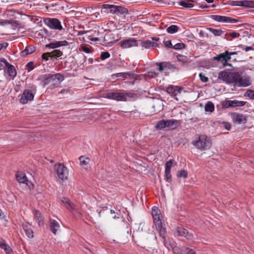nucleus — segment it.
Returning <instances> with one entry per match:
<instances>
[{
  "label": "nucleus",
  "instance_id": "obj_23",
  "mask_svg": "<svg viewBox=\"0 0 254 254\" xmlns=\"http://www.w3.org/2000/svg\"><path fill=\"white\" fill-rule=\"evenodd\" d=\"M16 180L19 183L27 184V179L24 173L22 171H18L16 174Z\"/></svg>",
  "mask_w": 254,
  "mask_h": 254
},
{
  "label": "nucleus",
  "instance_id": "obj_9",
  "mask_svg": "<svg viewBox=\"0 0 254 254\" xmlns=\"http://www.w3.org/2000/svg\"><path fill=\"white\" fill-rule=\"evenodd\" d=\"M175 235L178 236H182L190 241H192L195 238V233L192 232H189L187 230L182 227H178L175 231Z\"/></svg>",
  "mask_w": 254,
  "mask_h": 254
},
{
  "label": "nucleus",
  "instance_id": "obj_43",
  "mask_svg": "<svg viewBox=\"0 0 254 254\" xmlns=\"http://www.w3.org/2000/svg\"><path fill=\"white\" fill-rule=\"evenodd\" d=\"M185 45L183 43H179L175 44L173 48L175 50H181L184 48Z\"/></svg>",
  "mask_w": 254,
  "mask_h": 254
},
{
  "label": "nucleus",
  "instance_id": "obj_38",
  "mask_svg": "<svg viewBox=\"0 0 254 254\" xmlns=\"http://www.w3.org/2000/svg\"><path fill=\"white\" fill-rule=\"evenodd\" d=\"M182 251L185 254H196L194 250L187 247H182Z\"/></svg>",
  "mask_w": 254,
  "mask_h": 254
},
{
  "label": "nucleus",
  "instance_id": "obj_24",
  "mask_svg": "<svg viewBox=\"0 0 254 254\" xmlns=\"http://www.w3.org/2000/svg\"><path fill=\"white\" fill-rule=\"evenodd\" d=\"M23 229L27 235V236L29 238H32L33 237V230L31 228V226L28 224L25 223L22 225Z\"/></svg>",
  "mask_w": 254,
  "mask_h": 254
},
{
  "label": "nucleus",
  "instance_id": "obj_13",
  "mask_svg": "<svg viewBox=\"0 0 254 254\" xmlns=\"http://www.w3.org/2000/svg\"><path fill=\"white\" fill-rule=\"evenodd\" d=\"M231 117L233 123L236 124H244L247 121L246 116L236 112L232 113Z\"/></svg>",
  "mask_w": 254,
  "mask_h": 254
},
{
  "label": "nucleus",
  "instance_id": "obj_18",
  "mask_svg": "<svg viewBox=\"0 0 254 254\" xmlns=\"http://www.w3.org/2000/svg\"><path fill=\"white\" fill-rule=\"evenodd\" d=\"M141 46L145 49H150L151 48H156L159 46V44L154 42L152 40H147L141 42Z\"/></svg>",
  "mask_w": 254,
  "mask_h": 254
},
{
  "label": "nucleus",
  "instance_id": "obj_21",
  "mask_svg": "<svg viewBox=\"0 0 254 254\" xmlns=\"http://www.w3.org/2000/svg\"><path fill=\"white\" fill-rule=\"evenodd\" d=\"M235 5L244 6L246 7H254V1L245 0L235 1Z\"/></svg>",
  "mask_w": 254,
  "mask_h": 254
},
{
  "label": "nucleus",
  "instance_id": "obj_33",
  "mask_svg": "<svg viewBox=\"0 0 254 254\" xmlns=\"http://www.w3.org/2000/svg\"><path fill=\"white\" fill-rule=\"evenodd\" d=\"M131 73L130 72H120L112 75V77H122L123 79L126 78L127 76H131Z\"/></svg>",
  "mask_w": 254,
  "mask_h": 254
},
{
  "label": "nucleus",
  "instance_id": "obj_15",
  "mask_svg": "<svg viewBox=\"0 0 254 254\" xmlns=\"http://www.w3.org/2000/svg\"><path fill=\"white\" fill-rule=\"evenodd\" d=\"M174 162V160H170L165 163V177L166 181L171 182L172 181V176L171 174V169Z\"/></svg>",
  "mask_w": 254,
  "mask_h": 254
},
{
  "label": "nucleus",
  "instance_id": "obj_20",
  "mask_svg": "<svg viewBox=\"0 0 254 254\" xmlns=\"http://www.w3.org/2000/svg\"><path fill=\"white\" fill-rule=\"evenodd\" d=\"M182 88L177 86L169 85L167 87V92L172 95L177 96L181 92Z\"/></svg>",
  "mask_w": 254,
  "mask_h": 254
},
{
  "label": "nucleus",
  "instance_id": "obj_14",
  "mask_svg": "<svg viewBox=\"0 0 254 254\" xmlns=\"http://www.w3.org/2000/svg\"><path fill=\"white\" fill-rule=\"evenodd\" d=\"M46 24L51 28L61 30L63 29L60 21L56 18H48L46 20Z\"/></svg>",
  "mask_w": 254,
  "mask_h": 254
},
{
  "label": "nucleus",
  "instance_id": "obj_58",
  "mask_svg": "<svg viewBox=\"0 0 254 254\" xmlns=\"http://www.w3.org/2000/svg\"><path fill=\"white\" fill-rule=\"evenodd\" d=\"M243 50L246 52H248L249 51L254 50V49L251 46H246L245 48H243Z\"/></svg>",
  "mask_w": 254,
  "mask_h": 254
},
{
  "label": "nucleus",
  "instance_id": "obj_4",
  "mask_svg": "<svg viewBox=\"0 0 254 254\" xmlns=\"http://www.w3.org/2000/svg\"><path fill=\"white\" fill-rule=\"evenodd\" d=\"M192 144L197 149L204 151L211 146V141L209 137L205 135H200L195 137Z\"/></svg>",
  "mask_w": 254,
  "mask_h": 254
},
{
  "label": "nucleus",
  "instance_id": "obj_64",
  "mask_svg": "<svg viewBox=\"0 0 254 254\" xmlns=\"http://www.w3.org/2000/svg\"><path fill=\"white\" fill-rule=\"evenodd\" d=\"M208 3H212L214 1V0H205Z\"/></svg>",
  "mask_w": 254,
  "mask_h": 254
},
{
  "label": "nucleus",
  "instance_id": "obj_32",
  "mask_svg": "<svg viewBox=\"0 0 254 254\" xmlns=\"http://www.w3.org/2000/svg\"><path fill=\"white\" fill-rule=\"evenodd\" d=\"M117 10L116 14H125L128 13V10L124 6L117 5Z\"/></svg>",
  "mask_w": 254,
  "mask_h": 254
},
{
  "label": "nucleus",
  "instance_id": "obj_37",
  "mask_svg": "<svg viewBox=\"0 0 254 254\" xmlns=\"http://www.w3.org/2000/svg\"><path fill=\"white\" fill-rule=\"evenodd\" d=\"M163 65H164V69H175L176 67L175 65L171 64L170 62H163Z\"/></svg>",
  "mask_w": 254,
  "mask_h": 254
},
{
  "label": "nucleus",
  "instance_id": "obj_11",
  "mask_svg": "<svg viewBox=\"0 0 254 254\" xmlns=\"http://www.w3.org/2000/svg\"><path fill=\"white\" fill-rule=\"evenodd\" d=\"M0 62L3 63L4 64L5 67H6V72L11 77V79L13 80L17 75V71L15 66L10 64L5 59L3 58L0 59Z\"/></svg>",
  "mask_w": 254,
  "mask_h": 254
},
{
  "label": "nucleus",
  "instance_id": "obj_46",
  "mask_svg": "<svg viewBox=\"0 0 254 254\" xmlns=\"http://www.w3.org/2000/svg\"><path fill=\"white\" fill-rule=\"evenodd\" d=\"M199 77L200 80L203 82H207L208 81V78L205 76L202 73L199 74Z\"/></svg>",
  "mask_w": 254,
  "mask_h": 254
},
{
  "label": "nucleus",
  "instance_id": "obj_34",
  "mask_svg": "<svg viewBox=\"0 0 254 254\" xmlns=\"http://www.w3.org/2000/svg\"><path fill=\"white\" fill-rule=\"evenodd\" d=\"M0 247L4 250L6 254L10 253L11 251V248L5 243L0 241Z\"/></svg>",
  "mask_w": 254,
  "mask_h": 254
},
{
  "label": "nucleus",
  "instance_id": "obj_26",
  "mask_svg": "<svg viewBox=\"0 0 254 254\" xmlns=\"http://www.w3.org/2000/svg\"><path fill=\"white\" fill-rule=\"evenodd\" d=\"M79 160L80 161V164L83 167V168L87 169L88 168V165L90 161V159L88 157L81 156L79 157Z\"/></svg>",
  "mask_w": 254,
  "mask_h": 254
},
{
  "label": "nucleus",
  "instance_id": "obj_51",
  "mask_svg": "<svg viewBox=\"0 0 254 254\" xmlns=\"http://www.w3.org/2000/svg\"><path fill=\"white\" fill-rule=\"evenodd\" d=\"M229 35L232 38H238L240 34L239 33L236 32H232L229 34Z\"/></svg>",
  "mask_w": 254,
  "mask_h": 254
},
{
  "label": "nucleus",
  "instance_id": "obj_54",
  "mask_svg": "<svg viewBox=\"0 0 254 254\" xmlns=\"http://www.w3.org/2000/svg\"><path fill=\"white\" fill-rule=\"evenodd\" d=\"M224 125V127H225V128L227 129V130H230L231 128V125H230V123H227V122H224L223 123Z\"/></svg>",
  "mask_w": 254,
  "mask_h": 254
},
{
  "label": "nucleus",
  "instance_id": "obj_1",
  "mask_svg": "<svg viewBox=\"0 0 254 254\" xmlns=\"http://www.w3.org/2000/svg\"><path fill=\"white\" fill-rule=\"evenodd\" d=\"M152 216L153 222L159 235L163 239L166 238L167 233L166 228L163 225V216L160 210L157 207L154 206L152 208Z\"/></svg>",
  "mask_w": 254,
  "mask_h": 254
},
{
  "label": "nucleus",
  "instance_id": "obj_35",
  "mask_svg": "<svg viewBox=\"0 0 254 254\" xmlns=\"http://www.w3.org/2000/svg\"><path fill=\"white\" fill-rule=\"evenodd\" d=\"M179 28L178 26L175 25H172L167 28V32L170 34H174L176 33Z\"/></svg>",
  "mask_w": 254,
  "mask_h": 254
},
{
  "label": "nucleus",
  "instance_id": "obj_25",
  "mask_svg": "<svg viewBox=\"0 0 254 254\" xmlns=\"http://www.w3.org/2000/svg\"><path fill=\"white\" fill-rule=\"evenodd\" d=\"M36 50L35 47L32 46H27L24 50L21 52L20 55L22 57H25L29 54L33 53Z\"/></svg>",
  "mask_w": 254,
  "mask_h": 254
},
{
  "label": "nucleus",
  "instance_id": "obj_16",
  "mask_svg": "<svg viewBox=\"0 0 254 254\" xmlns=\"http://www.w3.org/2000/svg\"><path fill=\"white\" fill-rule=\"evenodd\" d=\"M68 42L65 40L64 41H57L52 42L48 44L45 45V48L54 49L61 46H68Z\"/></svg>",
  "mask_w": 254,
  "mask_h": 254
},
{
  "label": "nucleus",
  "instance_id": "obj_2",
  "mask_svg": "<svg viewBox=\"0 0 254 254\" xmlns=\"http://www.w3.org/2000/svg\"><path fill=\"white\" fill-rule=\"evenodd\" d=\"M233 83L239 87H246L251 85V77L241 71H234Z\"/></svg>",
  "mask_w": 254,
  "mask_h": 254
},
{
  "label": "nucleus",
  "instance_id": "obj_40",
  "mask_svg": "<svg viewBox=\"0 0 254 254\" xmlns=\"http://www.w3.org/2000/svg\"><path fill=\"white\" fill-rule=\"evenodd\" d=\"M179 4L185 8H192L193 7V4L187 2L186 0H182L179 2Z\"/></svg>",
  "mask_w": 254,
  "mask_h": 254
},
{
  "label": "nucleus",
  "instance_id": "obj_12",
  "mask_svg": "<svg viewBox=\"0 0 254 254\" xmlns=\"http://www.w3.org/2000/svg\"><path fill=\"white\" fill-rule=\"evenodd\" d=\"M210 17L216 21L222 23H235L238 21L237 19L226 16L211 15Z\"/></svg>",
  "mask_w": 254,
  "mask_h": 254
},
{
  "label": "nucleus",
  "instance_id": "obj_52",
  "mask_svg": "<svg viewBox=\"0 0 254 254\" xmlns=\"http://www.w3.org/2000/svg\"><path fill=\"white\" fill-rule=\"evenodd\" d=\"M82 50L87 54H89L92 52L91 49L85 46H84L82 47Z\"/></svg>",
  "mask_w": 254,
  "mask_h": 254
},
{
  "label": "nucleus",
  "instance_id": "obj_36",
  "mask_svg": "<svg viewBox=\"0 0 254 254\" xmlns=\"http://www.w3.org/2000/svg\"><path fill=\"white\" fill-rule=\"evenodd\" d=\"M208 29L215 36H219L223 33L221 29H213L212 28H209Z\"/></svg>",
  "mask_w": 254,
  "mask_h": 254
},
{
  "label": "nucleus",
  "instance_id": "obj_63",
  "mask_svg": "<svg viewBox=\"0 0 254 254\" xmlns=\"http://www.w3.org/2000/svg\"><path fill=\"white\" fill-rule=\"evenodd\" d=\"M227 64H228V63H227V62H224V63H223V65L224 66H227Z\"/></svg>",
  "mask_w": 254,
  "mask_h": 254
},
{
  "label": "nucleus",
  "instance_id": "obj_45",
  "mask_svg": "<svg viewBox=\"0 0 254 254\" xmlns=\"http://www.w3.org/2000/svg\"><path fill=\"white\" fill-rule=\"evenodd\" d=\"M110 57V54L108 52H105L101 53L100 58L102 60H105Z\"/></svg>",
  "mask_w": 254,
  "mask_h": 254
},
{
  "label": "nucleus",
  "instance_id": "obj_44",
  "mask_svg": "<svg viewBox=\"0 0 254 254\" xmlns=\"http://www.w3.org/2000/svg\"><path fill=\"white\" fill-rule=\"evenodd\" d=\"M246 94L250 98L254 100V90L249 89L247 91Z\"/></svg>",
  "mask_w": 254,
  "mask_h": 254
},
{
  "label": "nucleus",
  "instance_id": "obj_48",
  "mask_svg": "<svg viewBox=\"0 0 254 254\" xmlns=\"http://www.w3.org/2000/svg\"><path fill=\"white\" fill-rule=\"evenodd\" d=\"M11 23V20H1L0 21V26H5L8 24Z\"/></svg>",
  "mask_w": 254,
  "mask_h": 254
},
{
  "label": "nucleus",
  "instance_id": "obj_55",
  "mask_svg": "<svg viewBox=\"0 0 254 254\" xmlns=\"http://www.w3.org/2000/svg\"><path fill=\"white\" fill-rule=\"evenodd\" d=\"M165 45L166 46L169 47V48H173V46L171 43V41L170 40H168L166 41H165Z\"/></svg>",
  "mask_w": 254,
  "mask_h": 254
},
{
  "label": "nucleus",
  "instance_id": "obj_27",
  "mask_svg": "<svg viewBox=\"0 0 254 254\" xmlns=\"http://www.w3.org/2000/svg\"><path fill=\"white\" fill-rule=\"evenodd\" d=\"M34 218L39 226L43 225V218L41 216V213L39 212V211L37 210H34Z\"/></svg>",
  "mask_w": 254,
  "mask_h": 254
},
{
  "label": "nucleus",
  "instance_id": "obj_41",
  "mask_svg": "<svg viewBox=\"0 0 254 254\" xmlns=\"http://www.w3.org/2000/svg\"><path fill=\"white\" fill-rule=\"evenodd\" d=\"M146 76L151 78H156L159 76V73L155 71H150L147 72Z\"/></svg>",
  "mask_w": 254,
  "mask_h": 254
},
{
  "label": "nucleus",
  "instance_id": "obj_17",
  "mask_svg": "<svg viewBox=\"0 0 254 254\" xmlns=\"http://www.w3.org/2000/svg\"><path fill=\"white\" fill-rule=\"evenodd\" d=\"M120 46L123 48H129L137 46V42L134 39H129L120 42Z\"/></svg>",
  "mask_w": 254,
  "mask_h": 254
},
{
  "label": "nucleus",
  "instance_id": "obj_42",
  "mask_svg": "<svg viewBox=\"0 0 254 254\" xmlns=\"http://www.w3.org/2000/svg\"><path fill=\"white\" fill-rule=\"evenodd\" d=\"M42 59L45 61H48L49 59L51 60V56L50 52H47L43 53L41 56Z\"/></svg>",
  "mask_w": 254,
  "mask_h": 254
},
{
  "label": "nucleus",
  "instance_id": "obj_59",
  "mask_svg": "<svg viewBox=\"0 0 254 254\" xmlns=\"http://www.w3.org/2000/svg\"><path fill=\"white\" fill-rule=\"evenodd\" d=\"M227 54H228L229 56L231 57V56H232V55H237L238 54V52H229L228 51H227Z\"/></svg>",
  "mask_w": 254,
  "mask_h": 254
},
{
  "label": "nucleus",
  "instance_id": "obj_10",
  "mask_svg": "<svg viewBox=\"0 0 254 254\" xmlns=\"http://www.w3.org/2000/svg\"><path fill=\"white\" fill-rule=\"evenodd\" d=\"M234 71H230L228 70H224L220 71L218 74V78L227 83H233Z\"/></svg>",
  "mask_w": 254,
  "mask_h": 254
},
{
  "label": "nucleus",
  "instance_id": "obj_22",
  "mask_svg": "<svg viewBox=\"0 0 254 254\" xmlns=\"http://www.w3.org/2000/svg\"><path fill=\"white\" fill-rule=\"evenodd\" d=\"M60 227V226L58 222L55 220H50V228L54 235H56L59 230Z\"/></svg>",
  "mask_w": 254,
  "mask_h": 254
},
{
  "label": "nucleus",
  "instance_id": "obj_19",
  "mask_svg": "<svg viewBox=\"0 0 254 254\" xmlns=\"http://www.w3.org/2000/svg\"><path fill=\"white\" fill-rule=\"evenodd\" d=\"M227 53V51H226L224 53H220L214 57L213 59L215 61H220L221 62H228L231 59V57H229Z\"/></svg>",
  "mask_w": 254,
  "mask_h": 254
},
{
  "label": "nucleus",
  "instance_id": "obj_57",
  "mask_svg": "<svg viewBox=\"0 0 254 254\" xmlns=\"http://www.w3.org/2000/svg\"><path fill=\"white\" fill-rule=\"evenodd\" d=\"M8 46V43H5V42H4L3 43H0V51L1 50V49L3 48H6Z\"/></svg>",
  "mask_w": 254,
  "mask_h": 254
},
{
  "label": "nucleus",
  "instance_id": "obj_5",
  "mask_svg": "<svg viewBox=\"0 0 254 254\" xmlns=\"http://www.w3.org/2000/svg\"><path fill=\"white\" fill-rule=\"evenodd\" d=\"M44 85L51 84V85L59 84L64 80V76L60 73L54 74L50 73L45 74L41 76Z\"/></svg>",
  "mask_w": 254,
  "mask_h": 254
},
{
  "label": "nucleus",
  "instance_id": "obj_6",
  "mask_svg": "<svg viewBox=\"0 0 254 254\" xmlns=\"http://www.w3.org/2000/svg\"><path fill=\"white\" fill-rule=\"evenodd\" d=\"M180 122L176 120H162L158 121L155 127L157 130H161L165 128L174 129L180 125Z\"/></svg>",
  "mask_w": 254,
  "mask_h": 254
},
{
  "label": "nucleus",
  "instance_id": "obj_47",
  "mask_svg": "<svg viewBox=\"0 0 254 254\" xmlns=\"http://www.w3.org/2000/svg\"><path fill=\"white\" fill-rule=\"evenodd\" d=\"M231 100H226L222 103V107L224 108L231 107Z\"/></svg>",
  "mask_w": 254,
  "mask_h": 254
},
{
  "label": "nucleus",
  "instance_id": "obj_50",
  "mask_svg": "<svg viewBox=\"0 0 254 254\" xmlns=\"http://www.w3.org/2000/svg\"><path fill=\"white\" fill-rule=\"evenodd\" d=\"M26 67L29 69L28 71H30L33 70L34 68V63L33 62H30L26 64Z\"/></svg>",
  "mask_w": 254,
  "mask_h": 254
},
{
  "label": "nucleus",
  "instance_id": "obj_39",
  "mask_svg": "<svg viewBox=\"0 0 254 254\" xmlns=\"http://www.w3.org/2000/svg\"><path fill=\"white\" fill-rule=\"evenodd\" d=\"M177 176L178 178H186L188 176V172L187 171L185 170H182L180 171H179L177 173Z\"/></svg>",
  "mask_w": 254,
  "mask_h": 254
},
{
  "label": "nucleus",
  "instance_id": "obj_3",
  "mask_svg": "<svg viewBox=\"0 0 254 254\" xmlns=\"http://www.w3.org/2000/svg\"><path fill=\"white\" fill-rule=\"evenodd\" d=\"M136 94L132 92H109L106 94L105 97L117 101L126 102L128 98H134Z\"/></svg>",
  "mask_w": 254,
  "mask_h": 254
},
{
  "label": "nucleus",
  "instance_id": "obj_53",
  "mask_svg": "<svg viewBox=\"0 0 254 254\" xmlns=\"http://www.w3.org/2000/svg\"><path fill=\"white\" fill-rule=\"evenodd\" d=\"M117 5H112L111 10L109 11V12L112 14H116Z\"/></svg>",
  "mask_w": 254,
  "mask_h": 254
},
{
  "label": "nucleus",
  "instance_id": "obj_49",
  "mask_svg": "<svg viewBox=\"0 0 254 254\" xmlns=\"http://www.w3.org/2000/svg\"><path fill=\"white\" fill-rule=\"evenodd\" d=\"M155 64L158 66V70L159 71L162 72L164 70V65H163V62L156 63Z\"/></svg>",
  "mask_w": 254,
  "mask_h": 254
},
{
  "label": "nucleus",
  "instance_id": "obj_61",
  "mask_svg": "<svg viewBox=\"0 0 254 254\" xmlns=\"http://www.w3.org/2000/svg\"><path fill=\"white\" fill-rule=\"evenodd\" d=\"M184 58H186V57L181 55H179L177 57V58L179 60H181L182 59H184Z\"/></svg>",
  "mask_w": 254,
  "mask_h": 254
},
{
  "label": "nucleus",
  "instance_id": "obj_31",
  "mask_svg": "<svg viewBox=\"0 0 254 254\" xmlns=\"http://www.w3.org/2000/svg\"><path fill=\"white\" fill-rule=\"evenodd\" d=\"M231 107H243L246 104V102L236 100H231Z\"/></svg>",
  "mask_w": 254,
  "mask_h": 254
},
{
  "label": "nucleus",
  "instance_id": "obj_28",
  "mask_svg": "<svg viewBox=\"0 0 254 254\" xmlns=\"http://www.w3.org/2000/svg\"><path fill=\"white\" fill-rule=\"evenodd\" d=\"M61 201L64 204L66 208L68 210H71L73 209V205L68 198L63 197L61 198Z\"/></svg>",
  "mask_w": 254,
  "mask_h": 254
},
{
  "label": "nucleus",
  "instance_id": "obj_30",
  "mask_svg": "<svg viewBox=\"0 0 254 254\" xmlns=\"http://www.w3.org/2000/svg\"><path fill=\"white\" fill-rule=\"evenodd\" d=\"M214 110V104L211 101H208L205 105V111L212 113Z\"/></svg>",
  "mask_w": 254,
  "mask_h": 254
},
{
  "label": "nucleus",
  "instance_id": "obj_29",
  "mask_svg": "<svg viewBox=\"0 0 254 254\" xmlns=\"http://www.w3.org/2000/svg\"><path fill=\"white\" fill-rule=\"evenodd\" d=\"M50 53L51 56V60L56 59L57 60L59 58L61 57L63 55V52L59 50H54Z\"/></svg>",
  "mask_w": 254,
  "mask_h": 254
},
{
  "label": "nucleus",
  "instance_id": "obj_8",
  "mask_svg": "<svg viewBox=\"0 0 254 254\" xmlns=\"http://www.w3.org/2000/svg\"><path fill=\"white\" fill-rule=\"evenodd\" d=\"M54 169L59 179L64 180L67 178L68 171L67 168L63 164H56Z\"/></svg>",
  "mask_w": 254,
  "mask_h": 254
},
{
  "label": "nucleus",
  "instance_id": "obj_56",
  "mask_svg": "<svg viewBox=\"0 0 254 254\" xmlns=\"http://www.w3.org/2000/svg\"><path fill=\"white\" fill-rule=\"evenodd\" d=\"M112 5L113 4H104L103 5V8L104 9H109L110 10Z\"/></svg>",
  "mask_w": 254,
  "mask_h": 254
},
{
  "label": "nucleus",
  "instance_id": "obj_60",
  "mask_svg": "<svg viewBox=\"0 0 254 254\" xmlns=\"http://www.w3.org/2000/svg\"><path fill=\"white\" fill-rule=\"evenodd\" d=\"M159 38L158 37H154L151 38V40H152L154 42H157V41H159Z\"/></svg>",
  "mask_w": 254,
  "mask_h": 254
},
{
  "label": "nucleus",
  "instance_id": "obj_7",
  "mask_svg": "<svg viewBox=\"0 0 254 254\" xmlns=\"http://www.w3.org/2000/svg\"><path fill=\"white\" fill-rule=\"evenodd\" d=\"M36 92V87L34 86H32L31 89H26L24 90L20 99V103L24 105L29 101H33Z\"/></svg>",
  "mask_w": 254,
  "mask_h": 254
},
{
  "label": "nucleus",
  "instance_id": "obj_62",
  "mask_svg": "<svg viewBox=\"0 0 254 254\" xmlns=\"http://www.w3.org/2000/svg\"><path fill=\"white\" fill-rule=\"evenodd\" d=\"M238 47H239L240 48H241V49H242V50H243V48H245V47H246V46H244V45H242V44H241V45H239L238 46Z\"/></svg>",
  "mask_w": 254,
  "mask_h": 254
}]
</instances>
